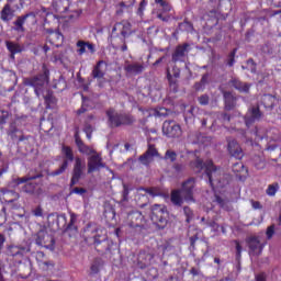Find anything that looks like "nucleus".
Masks as SVG:
<instances>
[{
	"label": "nucleus",
	"instance_id": "obj_6",
	"mask_svg": "<svg viewBox=\"0 0 281 281\" xmlns=\"http://www.w3.org/2000/svg\"><path fill=\"white\" fill-rule=\"evenodd\" d=\"M196 186V181L194 178H189L187 181L182 183L181 190H172L171 191V203L173 205H177L178 207H181L183 205V199L187 201V203H194V187ZM182 194V196H181Z\"/></svg>",
	"mask_w": 281,
	"mask_h": 281
},
{
	"label": "nucleus",
	"instance_id": "obj_36",
	"mask_svg": "<svg viewBox=\"0 0 281 281\" xmlns=\"http://www.w3.org/2000/svg\"><path fill=\"white\" fill-rule=\"evenodd\" d=\"M44 101L46 104V109H52V106H54V104H56V98L54 97V94L52 92H48L44 97Z\"/></svg>",
	"mask_w": 281,
	"mask_h": 281
},
{
	"label": "nucleus",
	"instance_id": "obj_40",
	"mask_svg": "<svg viewBox=\"0 0 281 281\" xmlns=\"http://www.w3.org/2000/svg\"><path fill=\"white\" fill-rule=\"evenodd\" d=\"M149 157H159V151L157 150V147L153 144H148L147 150L145 151Z\"/></svg>",
	"mask_w": 281,
	"mask_h": 281
},
{
	"label": "nucleus",
	"instance_id": "obj_31",
	"mask_svg": "<svg viewBox=\"0 0 281 281\" xmlns=\"http://www.w3.org/2000/svg\"><path fill=\"white\" fill-rule=\"evenodd\" d=\"M133 5H135V0H122L116 4V15L121 16V14H124V9L133 8Z\"/></svg>",
	"mask_w": 281,
	"mask_h": 281
},
{
	"label": "nucleus",
	"instance_id": "obj_17",
	"mask_svg": "<svg viewBox=\"0 0 281 281\" xmlns=\"http://www.w3.org/2000/svg\"><path fill=\"white\" fill-rule=\"evenodd\" d=\"M251 256H260L265 249V245L260 243V239L256 236L249 237L246 240Z\"/></svg>",
	"mask_w": 281,
	"mask_h": 281
},
{
	"label": "nucleus",
	"instance_id": "obj_12",
	"mask_svg": "<svg viewBox=\"0 0 281 281\" xmlns=\"http://www.w3.org/2000/svg\"><path fill=\"white\" fill-rule=\"evenodd\" d=\"M49 71H44V74H40L33 78H29L24 81L26 87H33L35 90V94L38 97L41 95V89L45 87V82H47V75Z\"/></svg>",
	"mask_w": 281,
	"mask_h": 281
},
{
	"label": "nucleus",
	"instance_id": "obj_1",
	"mask_svg": "<svg viewBox=\"0 0 281 281\" xmlns=\"http://www.w3.org/2000/svg\"><path fill=\"white\" fill-rule=\"evenodd\" d=\"M61 154L64 155L65 159L63 160L61 165L58 169L52 171L49 177H60V175H65L67 169L69 168V162L75 160L74 168H72V176L70 179V188L80 183V179L85 177V169L87 168V164L80 157H74V149L70 146L63 145L61 146Z\"/></svg>",
	"mask_w": 281,
	"mask_h": 281
},
{
	"label": "nucleus",
	"instance_id": "obj_38",
	"mask_svg": "<svg viewBox=\"0 0 281 281\" xmlns=\"http://www.w3.org/2000/svg\"><path fill=\"white\" fill-rule=\"evenodd\" d=\"M77 47H78L77 53L79 56L87 54V42H85L82 40L78 41Z\"/></svg>",
	"mask_w": 281,
	"mask_h": 281
},
{
	"label": "nucleus",
	"instance_id": "obj_46",
	"mask_svg": "<svg viewBox=\"0 0 281 281\" xmlns=\"http://www.w3.org/2000/svg\"><path fill=\"white\" fill-rule=\"evenodd\" d=\"M8 117H9L8 111L0 110V126H3V124L8 122Z\"/></svg>",
	"mask_w": 281,
	"mask_h": 281
},
{
	"label": "nucleus",
	"instance_id": "obj_53",
	"mask_svg": "<svg viewBox=\"0 0 281 281\" xmlns=\"http://www.w3.org/2000/svg\"><path fill=\"white\" fill-rule=\"evenodd\" d=\"M215 201L221 207H225V205H227V201L220 195H215Z\"/></svg>",
	"mask_w": 281,
	"mask_h": 281
},
{
	"label": "nucleus",
	"instance_id": "obj_13",
	"mask_svg": "<svg viewBox=\"0 0 281 281\" xmlns=\"http://www.w3.org/2000/svg\"><path fill=\"white\" fill-rule=\"evenodd\" d=\"M181 125L175 121H165L162 124V134L171 139H177L182 135Z\"/></svg>",
	"mask_w": 281,
	"mask_h": 281
},
{
	"label": "nucleus",
	"instance_id": "obj_54",
	"mask_svg": "<svg viewBox=\"0 0 281 281\" xmlns=\"http://www.w3.org/2000/svg\"><path fill=\"white\" fill-rule=\"evenodd\" d=\"M32 214L35 215L36 217L43 216V207L36 206L33 211Z\"/></svg>",
	"mask_w": 281,
	"mask_h": 281
},
{
	"label": "nucleus",
	"instance_id": "obj_62",
	"mask_svg": "<svg viewBox=\"0 0 281 281\" xmlns=\"http://www.w3.org/2000/svg\"><path fill=\"white\" fill-rule=\"evenodd\" d=\"M190 273H191V276L196 277V276H199V273H201V270L193 267L190 269Z\"/></svg>",
	"mask_w": 281,
	"mask_h": 281
},
{
	"label": "nucleus",
	"instance_id": "obj_60",
	"mask_svg": "<svg viewBox=\"0 0 281 281\" xmlns=\"http://www.w3.org/2000/svg\"><path fill=\"white\" fill-rule=\"evenodd\" d=\"M82 113H87V104L83 102L81 108L77 110V115H82Z\"/></svg>",
	"mask_w": 281,
	"mask_h": 281
},
{
	"label": "nucleus",
	"instance_id": "obj_26",
	"mask_svg": "<svg viewBox=\"0 0 281 281\" xmlns=\"http://www.w3.org/2000/svg\"><path fill=\"white\" fill-rule=\"evenodd\" d=\"M154 259L155 255L146 251H140L137 258L139 269H146V267H150V265H153Z\"/></svg>",
	"mask_w": 281,
	"mask_h": 281
},
{
	"label": "nucleus",
	"instance_id": "obj_56",
	"mask_svg": "<svg viewBox=\"0 0 281 281\" xmlns=\"http://www.w3.org/2000/svg\"><path fill=\"white\" fill-rule=\"evenodd\" d=\"M255 281H267V273L261 272L255 276Z\"/></svg>",
	"mask_w": 281,
	"mask_h": 281
},
{
	"label": "nucleus",
	"instance_id": "obj_4",
	"mask_svg": "<svg viewBox=\"0 0 281 281\" xmlns=\"http://www.w3.org/2000/svg\"><path fill=\"white\" fill-rule=\"evenodd\" d=\"M78 3V1L53 0V10L58 14V19H64L66 23H74L82 14V7Z\"/></svg>",
	"mask_w": 281,
	"mask_h": 281
},
{
	"label": "nucleus",
	"instance_id": "obj_21",
	"mask_svg": "<svg viewBox=\"0 0 281 281\" xmlns=\"http://www.w3.org/2000/svg\"><path fill=\"white\" fill-rule=\"evenodd\" d=\"M228 87H231L232 89H236V91H239V93H249V89H251V85L243 82L236 77H233L228 81Z\"/></svg>",
	"mask_w": 281,
	"mask_h": 281
},
{
	"label": "nucleus",
	"instance_id": "obj_57",
	"mask_svg": "<svg viewBox=\"0 0 281 281\" xmlns=\"http://www.w3.org/2000/svg\"><path fill=\"white\" fill-rule=\"evenodd\" d=\"M86 48L90 52V54L95 52V45L91 42H86Z\"/></svg>",
	"mask_w": 281,
	"mask_h": 281
},
{
	"label": "nucleus",
	"instance_id": "obj_34",
	"mask_svg": "<svg viewBox=\"0 0 281 281\" xmlns=\"http://www.w3.org/2000/svg\"><path fill=\"white\" fill-rule=\"evenodd\" d=\"M135 122V117L131 114L121 113V126H131Z\"/></svg>",
	"mask_w": 281,
	"mask_h": 281
},
{
	"label": "nucleus",
	"instance_id": "obj_28",
	"mask_svg": "<svg viewBox=\"0 0 281 281\" xmlns=\"http://www.w3.org/2000/svg\"><path fill=\"white\" fill-rule=\"evenodd\" d=\"M228 153L232 157H235V159H240L243 157V148H240V145L236 139L228 140Z\"/></svg>",
	"mask_w": 281,
	"mask_h": 281
},
{
	"label": "nucleus",
	"instance_id": "obj_19",
	"mask_svg": "<svg viewBox=\"0 0 281 281\" xmlns=\"http://www.w3.org/2000/svg\"><path fill=\"white\" fill-rule=\"evenodd\" d=\"M46 43L53 45V47H60L63 45L64 36L59 31L47 30Z\"/></svg>",
	"mask_w": 281,
	"mask_h": 281
},
{
	"label": "nucleus",
	"instance_id": "obj_51",
	"mask_svg": "<svg viewBox=\"0 0 281 281\" xmlns=\"http://www.w3.org/2000/svg\"><path fill=\"white\" fill-rule=\"evenodd\" d=\"M70 194H80V195L87 194V189L76 187L70 191Z\"/></svg>",
	"mask_w": 281,
	"mask_h": 281
},
{
	"label": "nucleus",
	"instance_id": "obj_43",
	"mask_svg": "<svg viewBox=\"0 0 281 281\" xmlns=\"http://www.w3.org/2000/svg\"><path fill=\"white\" fill-rule=\"evenodd\" d=\"M238 52V48H234L229 55H228V60H227V65L228 67H234L235 63H236V53Z\"/></svg>",
	"mask_w": 281,
	"mask_h": 281
},
{
	"label": "nucleus",
	"instance_id": "obj_52",
	"mask_svg": "<svg viewBox=\"0 0 281 281\" xmlns=\"http://www.w3.org/2000/svg\"><path fill=\"white\" fill-rule=\"evenodd\" d=\"M236 245V258H240L241 254H243V246L240 245V241L235 240L234 241Z\"/></svg>",
	"mask_w": 281,
	"mask_h": 281
},
{
	"label": "nucleus",
	"instance_id": "obj_32",
	"mask_svg": "<svg viewBox=\"0 0 281 281\" xmlns=\"http://www.w3.org/2000/svg\"><path fill=\"white\" fill-rule=\"evenodd\" d=\"M7 45V49L10 52L11 54V58L14 60V56H16V54H21V52H23V49L21 48V45L14 43V42H5Z\"/></svg>",
	"mask_w": 281,
	"mask_h": 281
},
{
	"label": "nucleus",
	"instance_id": "obj_59",
	"mask_svg": "<svg viewBox=\"0 0 281 281\" xmlns=\"http://www.w3.org/2000/svg\"><path fill=\"white\" fill-rule=\"evenodd\" d=\"M91 273H100V266L98 263H93L90 268Z\"/></svg>",
	"mask_w": 281,
	"mask_h": 281
},
{
	"label": "nucleus",
	"instance_id": "obj_9",
	"mask_svg": "<svg viewBox=\"0 0 281 281\" xmlns=\"http://www.w3.org/2000/svg\"><path fill=\"white\" fill-rule=\"evenodd\" d=\"M38 23V20L36 18V12H29L24 15H20L16 18V20L13 22V30L14 32H25V25L26 27H34Z\"/></svg>",
	"mask_w": 281,
	"mask_h": 281
},
{
	"label": "nucleus",
	"instance_id": "obj_18",
	"mask_svg": "<svg viewBox=\"0 0 281 281\" xmlns=\"http://www.w3.org/2000/svg\"><path fill=\"white\" fill-rule=\"evenodd\" d=\"M175 78H181V68L173 66L172 74H170V69H167V80L169 82V87L173 89L175 93L179 90V85Z\"/></svg>",
	"mask_w": 281,
	"mask_h": 281
},
{
	"label": "nucleus",
	"instance_id": "obj_49",
	"mask_svg": "<svg viewBox=\"0 0 281 281\" xmlns=\"http://www.w3.org/2000/svg\"><path fill=\"white\" fill-rule=\"evenodd\" d=\"M146 5H148V3L146 2V0H142L137 10V14H139V16H142V14H144V11L146 10Z\"/></svg>",
	"mask_w": 281,
	"mask_h": 281
},
{
	"label": "nucleus",
	"instance_id": "obj_35",
	"mask_svg": "<svg viewBox=\"0 0 281 281\" xmlns=\"http://www.w3.org/2000/svg\"><path fill=\"white\" fill-rule=\"evenodd\" d=\"M77 221H78V215L76 213H70V221L66 226V232H71L74 229L78 231V227H76Z\"/></svg>",
	"mask_w": 281,
	"mask_h": 281
},
{
	"label": "nucleus",
	"instance_id": "obj_25",
	"mask_svg": "<svg viewBox=\"0 0 281 281\" xmlns=\"http://www.w3.org/2000/svg\"><path fill=\"white\" fill-rule=\"evenodd\" d=\"M106 61L99 60L92 69V78H94V80H101V78H104V76H106Z\"/></svg>",
	"mask_w": 281,
	"mask_h": 281
},
{
	"label": "nucleus",
	"instance_id": "obj_37",
	"mask_svg": "<svg viewBox=\"0 0 281 281\" xmlns=\"http://www.w3.org/2000/svg\"><path fill=\"white\" fill-rule=\"evenodd\" d=\"M278 190H280V184H278V182L272 183L266 190V194H268V196H276Z\"/></svg>",
	"mask_w": 281,
	"mask_h": 281
},
{
	"label": "nucleus",
	"instance_id": "obj_16",
	"mask_svg": "<svg viewBox=\"0 0 281 281\" xmlns=\"http://www.w3.org/2000/svg\"><path fill=\"white\" fill-rule=\"evenodd\" d=\"M132 27L133 26L131 25V22L123 20V21L114 24V26L112 29V34H115V33L121 34V36H123V38H126V37L131 36Z\"/></svg>",
	"mask_w": 281,
	"mask_h": 281
},
{
	"label": "nucleus",
	"instance_id": "obj_50",
	"mask_svg": "<svg viewBox=\"0 0 281 281\" xmlns=\"http://www.w3.org/2000/svg\"><path fill=\"white\" fill-rule=\"evenodd\" d=\"M189 240H190V247H191V249H196V240H199V235H193V236H191L190 238H189Z\"/></svg>",
	"mask_w": 281,
	"mask_h": 281
},
{
	"label": "nucleus",
	"instance_id": "obj_14",
	"mask_svg": "<svg viewBox=\"0 0 281 281\" xmlns=\"http://www.w3.org/2000/svg\"><path fill=\"white\" fill-rule=\"evenodd\" d=\"M261 117H265V114L260 111V105L251 106L244 117L245 124L249 128L252 124H256V122H260Z\"/></svg>",
	"mask_w": 281,
	"mask_h": 281
},
{
	"label": "nucleus",
	"instance_id": "obj_27",
	"mask_svg": "<svg viewBox=\"0 0 281 281\" xmlns=\"http://www.w3.org/2000/svg\"><path fill=\"white\" fill-rule=\"evenodd\" d=\"M35 260L38 267H41V269H44V271H48V269L54 268V261H47L45 259V252L43 251L35 252Z\"/></svg>",
	"mask_w": 281,
	"mask_h": 281
},
{
	"label": "nucleus",
	"instance_id": "obj_42",
	"mask_svg": "<svg viewBox=\"0 0 281 281\" xmlns=\"http://www.w3.org/2000/svg\"><path fill=\"white\" fill-rule=\"evenodd\" d=\"M164 159L166 161H171V162H175L177 161V154L175 153V150H171V149H168L165 154V157Z\"/></svg>",
	"mask_w": 281,
	"mask_h": 281
},
{
	"label": "nucleus",
	"instance_id": "obj_15",
	"mask_svg": "<svg viewBox=\"0 0 281 281\" xmlns=\"http://www.w3.org/2000/svg\"><path fill=\"white\" fill-rule=\"evenodd\" d=\"M188 54H190V44L184 43L176 46L171 55L172 63H186V58H188Z\"/></svg>",
	"mask_w": 281,
	"mask_h": 281
},
{
	"label": "nucleus",
	"instance_id": "obj_48",
	"mask_svg": "<svg viewBox=\"0 0 281 281\" xmlns=\"http://www.w3.org/2000/svg\"><path fill=\"white\" fill-rule=\"evenodd\" d=\"M180 30H186V32H190L192 30V24L189 21H184L179 24Z\"/></svg>",
	"mask_w": 281,
	"mask_h": 281
},
{
	"label": "nucleus",
	"instance_id": "obj_2",
	"mask_svg": "<svg viewBox=\"0 0 281 281\" xmlns=\"http://www.w3.org/2000/svg\"><path fill=\"white\" fill-rule=\"evenodd\" d=\"M190 166L194 172H203L204 170L212 190L223 189L229 184V176L225 175L223 169L216 167L212 160L203 161V159L196 157L195 160L190 162Z\"/></svg>",
	"mask_w": 281,
	"mask_h": 281
},
{
	"label": "nucleus",
	"instance_id": "obj_61",
	"mask_svg": "<svg viewBox=\"0 0 281 281\" xmlns=\"http://www.w3.org/2000/svg\"><path fill=\"white\" fill-rule=\"evenodd\" d=\"M204 87H205V85L202 83L201 81L194 83V89H195V91H203V88H204Z\"/></svg>",
	"mask_w": 281,
	"mask_h": 281
},
{
	"label": "nucleus",
	"instance_id": "obj_55",
	"mask_svg": "<svg viewBox=\"0 0 281 281\" xmlns=\"http://www.w3.org/2000/svg\"><path fill=\"white\" fill-rule=\"evenodd\" d=\"M160 8H162V12H170V11L172 10V5L169 4L168 1H165V2L160 5Z\"/></svg>",
	"mask_w": 281,
	"mask_h": 281
},
{
	"label": "nucleus",
	"instance_id": "obj_8",
	"mask_svg": "<svg viewBox=\"0 0 281 281\" xmlns=\"http://www.w3.org/2000/svg\"><path fill=\"white\" fill-rule=\"evenodd\" d=\"M125 225L130 227V229L142 232L143 229H146V218L140 211H132L126 216Z\"/></svg>",
	"mask_w": 281,
	"mask_h": 281
},
{
	"label": "nucleus",
	"instance_id": "obj_63",
	"mask_svg": "<svg viewBox=\"0 0 281 281\" xmlns=\"http://www.w3.org/2000/svg\"><path fill=\"white\" fill-rule=\"evenodd\" d=\"M173 170H176V172H181V170H183V165L175 164L173 165Z\"/></svg>",
	"mask_w": 281,
	"mask_h": 281
},
{
	"label": "nucleus",
	"instance_id": "obj_11",
	"mask_svg": "<svg viewBox=\"0 0 281 281\" xmlns=\"http://www.w3.org/2000/svg\"><path fill=\"white\" fill-rule=\"evenodd\" d=\"M35 243L40 247H45V249H49L50 251L56 249V240L54 239V236L49 235L46 231L37 232Z\"/></svg>",
	"mask_w": 281,
	"mask_h": 281
},
{
	"label": "nucleus",
	"instance_id": "obj_47",
	"mask_svg": "<svg viewBox=\"0 0 281 281\" xmlns=\"http://www.w3.org/2000/svg\"><path fill=\"white\" fill-rule=\"evenodd\" d=\"M273 234H276V226L271 225L267 228L266 236L268 240H271L273 238Z\"/></svg>",
	"mask_w": 281,
	"mask_h": 281
},
{
	"label": "nucleus",
	"instance_id": "obj_22",
	"mask_svg": "<svg viewBox=\"0 0 281 281\" xmlns=\"http://www.w3.org/2000/svg\"><path fill=\"white\" fill-rule=\"evenodd\" d=\"M278 102V97L273 94H263L260 100V104L263 106V109H266V111H273Z\"/></svg>",
	"mask_w": 281,
	"mask_h": 281
},
{
	"label": "nucleus",
	"instance_id": "obj_64",
	"mask_svg": "<svg viewBox=\"0 0 281 281\" xmlns=\"http://www.w3.org/2000/svg\"><path fill=\"white\" fill-rule=\"evenodd\" d=\"M221 116H222V120H224V122H231L232 120V116L227 113H222Z\"/></svg>",
	"mask_w": 281,
	"mask_h": 281
},
{
	"label": "nucleus",
	"instance_id": "obj_30",
	"mask_svg": "<svg viewBox=\"0 0 281 281\" xmlns=\"http://www.w3.org/2000/svg\"><path fill=\"white\" fill-rule=\"evenodd\" d=\"M224 102H225V110L232 111L236 108V97L229 91H224Z\"/></svg>",
	"mask_w": 281,
	"mask_h": 281
},
{
	"label": "nucleus",
	"instance_id": "obj_5",
	"mask_svg": "<svg viewBox=\"0 0 281 281\" xmlns=\"http://www.w3.org/2000/svg\"><path fill=\"white\" fill-rule=\"evenodd\" d=\"M83 236L87 245H93L94 249L99 254H103V251L110 250L106 233L98 228V226L88 224L85 228Z\"/></svg>",
	"mask_w": 281,
	"mask_h": 281
},
{
	"label": "nucleus",
	"instance_id": "obj_39",
	"mask_svg": "<svg viewBox=\"0 0 281 281\" xmlns=\"http://www.w3.org/2000/svg\"><path fill=\"white\" fill-rule=\"evenodd\" d=\"M233 172L235 175H240V172H247V168H245V165L238 161L233 165Z\"/></svg>",
	"mask_w": 281,
	"mask_h": 281
},
{
	"label": "nucleus",
	"instance_id": "obj_3",
	"mask_svg": "<svg viewBox=\"0 0 281 281\" xmlns=\"http://www.w3.org/2000/svg\"><path fill=\"white\" fill-rule=\"evenodd\" d=\"M75 144L81 155H92L88 158V175L100 172L102 168H106V162L102 159V154H98V151L89 145L85 144L80 137V131L78 128L75 132Z\"/></svg>",
	"mask_w": 281,
	"mask_h": 281
},
{
	"label": "nucleus",
	"instance_id": "obj_10",
	"mask_svg": "<svg viewBox=\"0 0 281 281\" xmlns=\"http://www.w3.org/2000/svg\"><path fill=\"white\" fill-rule=\"evenodd\" d=\"M42 173H37L34 176H24L22 178L13 179L12 183L14 186H21L22 183H25L22 187V192H24L25 194H34V192H36V183L30 181H35V179H42Z\"/></svg>",
	"mask_w": 281,
	"mask_h": 281
},
{
	"label": "nucleus",
	"instance_id": "obj_23",
	"mask_svg": "<svg viewBox=\"0 0 281 281\" xmlns=\"http://www.w3.org/2000/svg\"><path fill=\"white\" fill-rule=\"evenodd\" d=\"M7 135L11 137V139H19V142H25L30 139V136L23 135V131L16 127V123L10 124Z\"/></svg>",
	"mask_w": 281,
	"mask_h": 281
},
{
	"label": "nucleus",
	"instance_id": "obj_33",
	"mask_svg": "<svg viewBox=\"0 0 281 281\" xmlns=\"http://www.w3.org/2000/svg\"><path fill=\"white\" fill-rule=\"evenodd\" d=\"M5 203H14V201H19V193L16 191H7L3 193Z\"/></svg>",
	"mask_w": 281,
	"mask_h": 281
},
{
	"label": "nucleus",
	"instance_id": "obj_29",
	"mask_svg": "<svg viewBox=\"0 0 281 281\" xmlns=\"http://www.w3.org/2000/svg\"><path fill=\"white\" fill-rule=\"evenodd\" d=\"M0 19L3 21V23H10L12 19H14V9H12V5L10 3L4 4L0 12Z\"/></svg>",
	"mask_w": 281,
	"mask_h": 281
},
{
	"label": "nucleus",
	"instance_id": "obj_58",
	"mask_svg": "<svg viewBox=\"0 0 281 281\" xmlns=\"http://www.w3.org/2000/svg\"><path fill=\"white\" fill-rule=\"evenodd\" d=\"M157 19H159L160 21H164V23H168V21H170V16L164 15L161 13L157 14Z\"/></svg>",
	"mask_w": 281,
	"mask_h": 281
},
{
	"label": "nucleus",
	"instance_id": "obj_44",
	"mask_svg": "<svg viewBox=\"0 0 281 281\" xmlns=\"http://www.w3.org/2000/svg\"><path fill=\"white\" fill-rule=\"evenodd\" d=\"M183 212H184V215L187 216L186 221L190 223L192 218H194V212L192 211V209H190V206H184Z\"/></svg>",
	"mask_w": 281,
	"mask_h": 281
},
{
	"label": "nucleus",
	"instance_id": "obj_41",
	"mask_svg": "<svg viewBox=\"0 0 281 281\" xmlns=\"http://www.w3.org/2000/svg\"><path fill=\"white\" fill-rule=\"evenodd\" d=\"M138 161H140L143 166H150L153 158L147 153H144L142 156H139Z\"/></svg>",
	"mask_w": 281,
	"mask_h": 281
},
{
	"label": "nucleus",
	"instance_id": "obj_24",
	"mask_svg": "<svg viewBox=\"0 0 281 281\" xmlns=\"http://www.w3.org/2000/svg\"><path fill=\"white\" fill-rule=\"evenodd\" d=\"M145 69H146V66H144V64H140V63H132V64H126L124 66V71L128 76H139L144 74Z\"/></svg>",
	"mask_w": 281,
	"mask_h": 281
},
{
	"label": "nucleus",
	"instance_id": "obj_20",
	"mask_svg": "<svg viewBox=\"0 0 281 281\" xmlns=\"http://www.w3.org/2000/svg\"><path fill=\"white\" fill-rule=\"evenodd\" d=\"M105 113L108 115L111 128H119V126H122V113L115 112V109L113 108L106 110Z\"/></svg>",
	"mask_w": 281,
	"mask_h": 281
},
{
	"label": "nucleus",
	"instance_id": "obj_45",
	"mask_svg": "<svg viewBox=\"0 0 281 281\" xmlns=\"http://www.w3.org/2000/svg\"><path fill=\"white\" fill-rule=\"evenodd\" d=\"M198 102L202 106H207V104H210V97L207 94H202L201 97H199Z\"/></svg>",
	"mask_w": 281,
	"mask_h": 281
},
{
	"label": "nucleus",
	"instance_id": "obj_7",
	"mask_svg": "<svg viewBox=\"0 0 281 281\" xmlns=\"http://www.w3.org/2000/svg\"><path fill=\"white\" fill-rule=\"evenodd\" d=\"M150 218L158 229H166V225H168V209L166 205L154 204Z\"/></svg>",
	"mask_w": 281,
	"mask_h": 281
}]
</instances>
